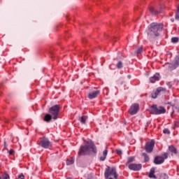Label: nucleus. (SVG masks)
Returning a JSON list of instances; mask_svg holds the SVG:
<instances>
[{
    "mask_svg": "<svg viewBox=\"0 0 179 179\" xmlns=\"http://www.w3.org/2000/svg\"><path fill=\"white\" fill-rule=\"evenodd\" d=\"M163 30V24L153 22L148 26V29L147 30L148 38L150 41H155L156 37L160 36V31Z\"/></svg>",
    "mask_w": 179,
    "mask_h": 179,
    "instance_id": "1",
    "label": "nucleus"
},
{
    "mask_svg": "<svg viewBox=\"0 0 179 179\" xmlns=\"http://www.w3.org/2000/svg\"><path fill=\"white\" fill-rule=\"evenodd\" d=\"M97 153V148L93 143H87L85 145H81L78 152V156L81 155H89V153Z\"/></svg>",
    "mask_w": 179,
    "mask_h": 179,
    "instance_id": "2",
    "label": "nucleus"
},
{
    "mask_svg": "<svg viewBox=\"0 0 179 179\" xmlns=\"http://www.w3.org/2000/svg\"><path fill=\"white\" fill-rule=\"evenodd\" d=\"M105 178L108 179L109 177H113V178H118V174H117V169L115 167L108 166L104 173Z\"/></svg>",
    "mask_w": 179,
    "mask_h": 179,
    "instance_id": "3",
    "label": "nucleus"
},
{
    "mask_svg": "<svg viewBox=\"0 0 179 179\" xmlns=\"http://www.w3.org/2000/svg\"><path fill=\"white\" fill-rule=\"evenodd\" d=\"M150 112L151 114H154L155 115H159L160 114H165L166 108L163 106L157 107V105H152L150 107Z\"/></svg>",
    "mask_w": 179,
    "mask_h": 179,
    "instance_id": "4",
    "label": "nucleus"
},
{
    "mask_svg": "<svg viewBox=\"0 0 179 179\" xmlns=\"http://www.w3.org/2000/svg\"><path fill=\"white\" fill-rule=\"evenodd\" d=\"M49 114L52 116L54 120H58L59 115V105H55L49 108Z\"/></svg>",
    "mask_w": 179,
    "mask_h": 179,
    "instance_id": "5",
    "label": "nucleus"
},
{
    "mask_svg": "<svg viewBox=\"0 0 179 179\" xmlns=\"http://www.w3.org/2000/svg\"><path fill=\"white\" fill-rule=\"evenodd\" d=\"M38 144L41 148H43V149H48V148H51L52 146L51 141H50L47 138H41Z\"/></svg>",
    "mask_w": 179,
    "mask_h": 179,
    "instance_id": "6",
    "label": "nucleus"
},
{
    "mask_svg": "<svg viewBox=\"0 0 179 179\" xmlns=\"http://www.w3.org/2000/svg\"><path fill=\"white\" fill-rule=\"evenodd\" d=\"M169 157V153L165 152L164 153L163 156H157L154 159V163L155 164H163L164 163V160L166 159H168Z\"/></svg>",
    "mask_w": 179,
    "mask_h": 179,
    "instance_id": "7",
    "label": "nucleus"
},
{
    "mask_svg": "<svg viewBox=\"0 0 179 179\" xmlns=\"http://www.w3.org/2000/svg\"><path fill=\"white\" fill-rule=\"evenodd\" d=\"M138 111H139V105L138 103H134L131 105L129 110V113L131 115H135Z\"/></svg>",
    "mask_w": 179,
    "mask_h": 179,
    "instance_id": "8",
    "label": "nucleus"
},
{
    "mask_svg": "<svg viewBox=\"0 0 179 179\" xmlns=\"http://www.w3.org/2000/svg\"><path fill=\"white\" fill-rule=\"evenodd\" d=\"M153 148H155L154 141L147 143L145 145V152H147V153H152L153 152Z\"/></svg>",
    "mask_w": 179,
    "mask_h": 179,
    "instance_id": "9",
    "label": "nucleus"
},
{
    "mask_svg": "<svg viewBox=\"0 0 179 179\" xmlns=\"http://www.w3.org/2000/svg\"><path fill=\"white\" fill-rule=\"evenodd\" d=\"M129 170H133L134 171H139L142 169V164H130L129 165Z\"/></svg>",
    "mask_w": 179,
    "mask_h": 179,
    "instance_id": "10",
    "label": "nucleus"
},
{
    "mask_svg": "<svg viewBox=\"0 0 179 179\" xmlns=\"http://www.w3.org/2000/svg\"><path fill=\"white\" fill-rule=\"evenodd\" d=\"M163 92H166L165 88H163L162 87L157 88L156 91L152 94V99H157V96H159V94H160V93H162Z\"/></svg>",
    "mask_w": 179,
    "mask_h": 179,
    "instance_id": "11",
    "label": "nucleus"
},
{
    "mask_svg": "<svg viewBox=\"0 0 179 179\" xmlns=\"http://www.w3.org/2000/svg\"><path fill=\"white\" fill-rule=\"evenodd\" d=\"M99 94L100 90L92 91L88 94V99H90V100H93V99H96Z\"/></svg>",
    "mask_w": 179,
    "mask_h": 179,
    "instance_id": "12",
    "label": "nucleus"
},
{
    "mask_svg": "<svg viewBox=\"0 0 179 179\" xmlns=\"http://www.w3.org/2000/svg\"><path fill=\"white\" fill-rule=\"evenodd\" d=\"M158 80H160V74L156 73L152 77L150 78V83H156Z\"/></svg>",
    "mask_w": 179,
    "mask_h": 179,
    "instance_id": "13",
    "label": "nucleus"
},
{
    "mask_svg": "<svg viewBox=\"0 0 179 179\" xmlns=\"http://www.w3.org/2000/svg\"><path fill=\"white\" fill-rule=\"evenodd\" d=\"M149 12L152 16H157V15L162 13V10H155L153 7L149 8Z\"/></svg>",
    "mask_w": 179,
    "mask_h": 179,
    "instance_id": "14",
    "label": "nucleus"
},
{
    "mask_svg": "<svg viewBox=\"0 0 179 179\" xmlns=\"http://www.w3.org/2000/svg\"><path fill=\"white\" fill-rule=\"evenodd\" d=\"M165 66L167 68L168 71H174V69H177V66H176V64H170V63H167L165 64Z\"/></svg>",
    "mask_w": 179,
    "mask_h": 179,
    "instance_id": "15",
    "label": "nucleus"
},
{
    "mask_svg": "<svg viewBox=\"0 0 179 179\" xmlns=\"http://www.w3.org/2000/svg\"><path fill=\"white\" fill-rule=\"evenodd\" d=\"M51 120H52V116L50 114H46L43 117V121L45 122H51Z\"/></svg>",
    "mask_w": 179,
    "mask_h": 179,
    "instance_id": "16",
    "label": "nucleus"
},
{
    "mask_svg": "<svg viewBox=\"0 0 179 179\" xmlns=\"http://www.w3.org/2000/svg\"><path fill=\"white\" fill-rule=\"evenodd\" d=\"M108 153V150L107 149H106L103 152V156L100 157L99 159L101 162H104V160H106V157H107V154Z\"/></svg>",
    "mask_w": 179,
    "mask_h": 179,
    "instance_id": "17",
    "label": "nucleus"
},
{
    "mask_svg": "<svg viewBox=\"0 0 179 179\" xmlns=\"http://www.w3.org/2000/svg\"><path fill=\"white\" fill-rule=\"evenodd\" d=\"M169 150L172 153V155H177V148H176L173 145H170L169 147Z\"/></svg>",
    "mask_w": 179,
    "mask_h": 179,
    "instance_id": "18",
    "label": "nucleus"
},
{
    "mask_svg": "<svg viewBox=\"0 0 179 179\" xmlns=\"http://www.w3.org/2000/svg\"><path fill=\"white\" fill-rule=\"evenodd\" d=\"M86 120H87V116L83 115L82 117H79V121L81 124H86Z\"/></svg>",
    "mask_w": 179,
    "mask_h": 179,
    "instance_id": "19",
    "label": "nucleus"
},
{
    "mask_svg": "<svg viewBox=\"0 0 179 179\" xmlns=\"http://www.w3.org/2000/svg\"><path fill=\"white\" fill-rule=\"evenodd\" d=\"M133 162H135V157H129L127 158V166H128L129 163H132Z\"/></svg>",
    "mask_w": 179,
    "mask_h": 179,
    "instance_id": "20",
    "label": "nucleus"
},
{
    "mask_svg": "<svg viewBox=\"0 0 179 179\" xmlns=\"http://www.w3.org/2000/svg\"><path fill=\"white\" fill-rule=\"evenodd\" d=\"M142 156H143V157H144V162H145V163H147V162H149L150 158H149V156L147 155L146 153H143V154H142Z\"/></svg>",
    "mask_w": 179,
    "mask_h": 179,
    "instance_id": "21",
    "label": "nucleus"
},
{
    "mask_svg": "<svg viewBox=\"0 0 179 179\" xmlns=\"http://www.w3.org/2000/svg\"><path fill=\"white\" fill-rule=\"evenodd\" d=\"M116 66H117V69H122V68H123V66H124L122 62L119 61L117 62V64H116Z\"/></svg>",
    "mask_w": 179,
    "mask_h": 179,
    "instance_id": "22",
    "label": "nucleus"
},
{
    "mask_svg": "<svg viewBox=\"0 0 179 179\" xmlns=\"http://www.w3.org/2000/svg\"><path fill=\"white\" fill-rule=\"evenodd\" d=\"M75 163V161L73 160V158H71V159L66 160V164L67 166H71V164H73Z\"/></svg>",
    "mask_w": 179,
    "mask_h": 179,
    "instance_id": "23",
    "label": "nucleus"
},
{
    "mask_svg": "<svg viewBox=\"0 0 179 179\" xmlns=\"http://www.w3.org/2000/svg\"><path fill=\"white\" fill-rule=\"evenodd\" d=\"M174 64L178 68L179 66V55L175 57Z\"/></svg>",
    "mask_w": 179,
    "mask_h": 179,
    "instance_id": "24",
    "label": "nucleus"
},
{
    "mask_svg": "<svg viewBox=\"0 0 179 179\" xmlns=\"http://www.w3.org/2000/svg\"><path fill=\"white\" fill-rule=\"evenodd\" d=\"M143 51V48L142 46H141L136 51V54H142Z\"/></svg>",
    "mask_w": 179,
    "mask_h": 179,
    "instance_id": "25",
    "label": "nucleus"
},
{
    "mask_svg": "<svg viewBox=\"0 0 179 179\" xmlns=\"http://www.w3.org/2000/svg\"><path fill=\"white\" fill-rule=\"evenodd\" d=\"M178 37H173L171 38V43H173V44H176V43H178Z\"/></svg>",
    "mask_w": 179,
    "mask_h": 179,
    "instance_id": "26",
    "label": "nucleus"
},
{
    "mask_svg": "<svg viewBox=\"0 0 179 179\" xmlns=\"http://www.w3.org/2000/svg\"><path fill=\"white\" fill-rule=\"evenodd\" d=\"M3 179H9V174L8 173L5 172L2 176Z\"/></svg>",
    "mask_w": 179,
    "mask_h": 179,
    "instance_id": "27",
    "label": "nucleus"
},
{
    "mask_svg": "<svg viewBox=\"0 0 179 179\" xmlns=\"http://www.w3.org/2000/svg\"><path fill=\"white\" fill-rule=\"evenodd\" d=\"M148 177L150 178H155V179L157 178V177H156V175H155V173H150Z\"/></svg>",
    "mask_w": 179,
    "mask_h": 179,
    "instance_id": "28",
    "label": "nucleus"
},
{
    "mask_svg": "<svg viewBox=\"0 0 179 179\" xmlns=\"http://www.w3.org/2000/svg\"><path fill=\"white\" fill-rule=\"evenodd\" d=\"M163 132H164V134H166L167 135H169V134H170V130H169V129H164L163 130Z\"/></svg>",
    "mask_w": 179,
    "mask_h": 179,
    "instance_id": "29",
    "label": "nucleus"
},
{
    "mask_svg": "<svg viewBox=\"0 0 179 179\" xmlns=\"http://www.w3.org/2000/svg\"><path fill=\"white\" fill-rule=\"evenodd\" d=\"M162 178L163 179H169V176L166 173L162 174Z\"/></svg>",
    "mask_w": 179,
    "mask_h": 179,
    "instance_id": "30",
    "label": "nucleus"
},
{
    "mask_svg": "<svg viewBox=\"0 0 179 179\" xmlns=\"http://www.w3.org/2000/svg\"><path fill=\"white\" fill-rule=\"evenodd\" d=\"M8 153H9V155H15V150H10L9 151H8Z\"/></svg>",
    "mask_w": 179,
    "mask_h": 179,
    "instance_id": "31",
    "label": "nucleus"
},
{
    "mask_svg": "<svg viewBox=\"0 0 179 179\" xmlns=\"http://www.w3.org/2000/svg\"><path fill=\"white\" fill-rule=\"evenodd\" d=\"M117 155H122V151L121 150H116Z\"/></svg>",
    "mask_w": 179,
    "mask_h": 179,
    "instance_id": "32",
    "label": "nucleus"
},
{
    "mask_svg": "<svg viewBox=\"0 0 179 179\" xmlns=\"http://www.w3.org/2000/svg\"><path fill=\"white\" fill-rule=\"evenodd\" d=\"M155 170H156V169H155V168H152V169H150V173L151 174H155Z\"/></svg>",
    "mask_w": 179,
    "mask_h": 179,
    "instance_id": "33",
    "label": "nucleus"
},
{
    "mask_svg": "<svg viewBox=\"0 0 179 179\" xmlns=\"http://www.w3.org/2000/svg\"><path fill=\"white\" fill-rule=\"evenodd\" d=\"M18 178L24 179V175H23V173H21L20 175L18 176Z\"/></svg>",
    "mask_w": 179,
    "mask_h": 179,
    "instance_id": "34",
    "label": "nucleus"
},
{
    "mask_svg": "<svg viewBox=\"0 0 179 179\" xmlns=\"http://www.w3.org/2000/svg\"><path fill=\"white\" fill-rule=\"evenodd\" d=\"M4 149L6 150H8V145H6V141H4Z\"/></svg>",
    "mask_w": 179,
    "mask_h": 179,
    "instance_id": "35",
    "label": "nucleus"
},
{
    "mask_svg": "<svg viewBox=\"0 0 179 179\" xmlns=\"http://www.w3.org/2000/svg\"><path fill=\"white\" fill-rule=\"evenodd\" d=\"M174 83H175L176 85H178V83H179V80H178V78H176V79L174 80Z\"/></svg>",
    "mask_w": 179,
    "mask_h": 179,
    "instance_id": "36",
    "label": "nucleus"
},
{
    "mask_svg": "<svg viewBox=\"0 0 179 179\" xmlns=\"http://www.w3.org/2000/svg\"><path fill=\"white\" fill-rule=\"evenodd\" d=\"M87 179H97V178H96V177H94V176H90L87 178Z\"/></svg>",
    "mask_w": 179,
    "mask_h": 179,
    "instance_id": "37",
    "label": "nucleus"
},
{
    "mask_svg": "<svg viewBox=\"0 0 179 179\" xmlns=\"http://www.w3.org/2000/svg\"><path fill=\"white\" fill-rule=\"evenodd\" d=\"M108 179H113V178H108Z\"/></svg>",
    "mask_w": 179,
    "mask_h": 179,
    "instance_id": "38",
    "label": "nucleus"
},
{
    "mask_svg": "<svg viewBox=\"0 0 179 179\" xmlns=\"http://www.w3.org/2000/svg\"><path fill=\"white\" fill-rule=\"evenodd\" d=\"M160 9L162 10V7H160Z\"/></svg>",
    "mask_w": 179,
    "mask_h": 179,
    "instance_id": "39",
    "label": "nucleus"
},
{
    "mask_svg": "<svg viewBox=\"0 0 179 179\" xmlns=\"http://www.w3.org/2000/svg\"><path fill=\"white\" fill-rule=\"evenodd\" d=\"M0 179H1V178H0Z\"/></svg>",
    "mask_w": 179,
    "mask_h": 179,
    "instance_id": "40",
    "label": "nucleus"
}]
</instances>
